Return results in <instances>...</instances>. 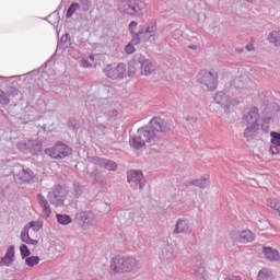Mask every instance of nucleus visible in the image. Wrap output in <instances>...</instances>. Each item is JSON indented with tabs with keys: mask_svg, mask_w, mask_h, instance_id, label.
I'll return each mask as SVG.
<instances>
[{
	"mask_svg": "<svg viewBox=\"0 0 280 280\" xmlns=\"http://www.w3.org/2000/svg\"><path fill=\"white\" fill-rule=\"evenodd\" d=\"M140 266L137 259L128 257H115L110 264V270L115 273L137 272Z\"/></svg>",
	"mask_w": 280,
	"mask_h": 280,
	"instance_id": "1",
	"label": "nucleus"
},
{
	"mask_svg": "<svg viewBox=\"0 0 280 280\" xmlns=\"http://www.w3.org/2000/svg\"><path fill=\"white\" fill-rule=\"evenodd\" d=\"M44 152L47 154V156H50V159L58 161L60 159H67V156H71V154H73V149L63 142L58 141L54 147L45 149Z\"/></svg>",
	"mask_w": 280,
	"mask_h": 280,
	"instance_id": "2",
	"label": "nucleus"
},
{
	"mask_svg": "<svg viewBox=\"0 0 280 280\" xmlns=\"http://www.w3.org/2000/svg\"><path fill=\"white\" fill-rule=\"evenodd\" d=\"M47 199L54 207H62L65 200H67V190L62 186L57 185L48 191Z\"/></svg>",
	"mask_w": 280,
	"mask_h": 280,
	"instance_id": "3",
	"label": "nucleus"
},
{
	"mask_svg": "<svg viewBox=\"0 0 280 280\" xmlns=\"http://www.w3.org/2000/svg\"><path fill=\"white\" fill-rule=\"evenodd\" d=\"M104 73L109 80H124L126 78V66L124 62L117 66L108 65L106 66Z\"/></svg>",
	"mask_w": 280,
	"mask_h": 280,
	"instance_id": "4",
	"label": "nucleus"
},
{
	"mask_svg": "<svg viewBox=\"0 0 280 280\" xmlns=\"http://www.w3.org/2000/svg\"><path fill=\"white\" fill-rule=\"evenodd\" d=\"M119 10L124 14L129 16H137L138 12H141V1L140 0H121L119 4Z\"/></svg>",
	"mask_w": 280,
	"mask_h": 280,
	"instance_id": "5",
	"label": "nucleus"
},
{
	"mask_svg": "<svg viewBox=\"0 0 280 280\" xmlns=\"http://www.w3.org/2000/svg\"><path fill=\"white\" fill-rule=\"evenodd\" d=\"M156 23H151L147 26L144 31H140L138 34L133 35L131 43L132 45H139L141 40H150L152 36L156 35Z\"/></svg>",
	"mask_w": 280,
	"mask_h": 280,
	"instance_id": "6",
	"label": "nucleus"
},
{
	"mask_svg": "<svg viewBox=\"0 0 280 280\" xmlns=\"http://www.w3.org/2000/svg\"><path fill=\"white\" fill-rule=\"evenodd\" d=\"M231 238L240 244H249L250 242H255V234L250 232V230H245L240 233L232 232Z\"/></svg>",
	"mask_w": 280,
	"mask_h": 280,
	"instance_id": "7",
	"label": "nucleus"
},
{
	"mask_svg": "<svg viewBox=\"0 0 280 280\" xmlns=\"http://www.w3.org/2000/svg\"><path fill=\"white\" fill-rule=\"evenodd\" d=\"M152 132H170V125L161 117H154L150 121Z\"/></svg>",
	"mask_w": 280,
	"mask_h": 280,
	"instance_id": "8",
	"label": "nucleus"
},
{
	"mask_svg": "<svg viewBox=\"0 0 280 280\" xmlns=\"http://www.w3.org/2000/svg\"><path fill=\"white\" fill-rule=\"evenodd\" d=\"M139 139L142 140L144 143H151V145H154L156 141H159V137H156V133H154L151 130H148L145 127H141L138 129Z\"/></svg>",
	"mask_w": 280,
	"mask_h": 280,
	"instance_id": "9",
	"label": "nucleus"
},
{
	"mask_svg": "<svg viewBox=\"0 0 280 280\" xmlns=\"http://www.w3.org/2000/svg\"><path fill=\"white\" fill-rule=\"evenodd\" d=\"M21 240L25 244L36 246L38 244V232H34L28 228L27 231L24 230L21 233Z\"/></svg>",
	"mask_w": 280,
	"mask_h": 280,
	"instance_id": "10",
	"label": "nucleus"
},
{
	"mask_svg": "<svg viewBox=\"0 0 280 280\" xmlns=\"http://www.w3.org/2000/svg\"><path fill=\"white\" fill-rule=\"evenodd\" d=\"M140 63V73L141 75H152V73H154V71L156 70V68L154 67V63L151 62L150 59H140L139 60Z\"/></svg>",
	"mask_w": 280,
	"mask_h": 280,
	"instance_id": "11",
	"label": "nucleus"
},
{
	"mask_svg": "<svg viewBox=\"0 0 280 280\" xmlns=\"http://www.w3.org/2000/svg\"><path fill=\"white\" fill-rule=\"evenodd\" d=\"M202 82L209 89V91H215V89H218V74L205 72Z\"/></svg>",
	"mask_w": 280,
	"mask_h": 280,
	"instance_id": "12",
	"label": "nucleus"
},
{
	"mask_svg": "<svg viewBox=\"0 0 280 280\" xmlns=\"http://www.w3.org/2000/svg\"><path fill=\"white\" fill-rule=\"evenodd\" d=\"M37 202L42 209V213L45 218H49L51 215V206L49 205V201H47V198L42 192L37 194Z\"/></svg>",
	"mask_w": 280,
	"mask_h": 280,
	"instance_id": "13",
	"label": "nucleus"
},
{
	"mask_svg": "<svg viewBox=\"0 0 280 280\" xmlns=\"http://www.w3.org/2000/svg\"><path fill=\"white\" fill-rule=\"evenodd\" d=\"M180 233H191V229H189V223L186 220L179 219L175 225L174 234L180 235Z\"/></svg>",
	"mask_w": 280,
	"mask_h": 280,
	"instance_id": "14",
	"label": "nucleus"
},
{
	"mask_svg": "<svg viewBox=\"0 0 280 280\" xmlns=\"http://www.w3.org/2000/svg\"><path fill=\"white\" fill-rule=\"evenodd\" d=\"M143 179V173L139 171H130L127 175L128 183L132 185H139L141 180Z\"/></svg>",
	"mask_w": 280,
	"mask_h": 280,
	"instance_id": "15",
	"label": "nucleus"
},
{
	"mask_svg": "<svg viewBox=\"0 0 280 280\" xmlns=\"http://www.w3.org/2000/svg\"><path fill=\"white\" fill-rule=\"evenodd\" d=\"M262 253L269 261H279L280 259L279 250L273 249L272 247H264Z\"/></svg>",
	"mask_w": 280,
	"mask_h": 280,
	"instance_id": "16",
	"label": "nucleus"
},
{
	"mask_svg": "<svg viewBox=\"0 0 280 280\" xmlns=\"http://www.w3.org/2000/svg\"><path fill=\"white\" fill-rule=\"evenodd\" d=\"M14 261V246L8 248L4 257L0 260V266H11Z\"/></svg>",
	"mask_w": 280,
	"mask_h": 280,
	"instance_id": "17",
	"label": "nucleus"
},
{
	"mask_svg": "<svg viewBox=\"0 0 280 280\" xmlns=\"http://www.w3.org/2000/svg\"><path fill=\"white\" fill-rule=\"evenodd\" d=\"M246 124H257L259 121V109L253 107L249 113L245 116Z\"/></svg>",
	"mask_w": 280,
	"mask_h": 280,
	"instance_id": "18",
	"label": "nucleus"
},
{
	"mask_svg": "<svg viewBox=\"0 0 280 280\" xmlns=\"http://www.w3.org/2000/svg\"><path fill=\"white\" fill-rule=\"evenodd\" d=\"M198 277H209V272H207V267H205V264H200L194 269V279Z\"/></svg>",
	"mask_w": 280,
	"mask_h": 280,
	"instance_id": "19",
	"label": "nucleus"
},
{
	"mask_svg": "<svg viewBox=\"0 0 280 280\" xmlns=\"http://www.w3.org/2000/svg\"><path fill=\"white\" fill-rule=\"evenodd\" d=\"M268 40L275 45V47H280V31H272L269 33Z\"/></svg>",
	"mask_w": 280,
	"mask_h": 280,
	"instance_id": "20",
	"label": "nucleus"
},
{
	"mask_svg": "<svg viewBox=\"0 0 280 280\" xmlns=\"http://www.w3.org/2000/svg\"><path fill=\"white\" fill-rule=\"evenodd\" d=\"M272 271L267 268H262L258 271L257 280H272Z\"/></svg>",
	"mask_w": 280,
	"mask_h": 280,
	"instance_id": "21",
	"label": "nucleus"
},
{
	"mask_svg": "<svg viewBox=\"0 0 280 280\" xmlns=\"http://www.w3.org/2000/svg\"><path fill=\"white\" fill-rule=\"evenodd\" d=\"M20 176L24 183H28V180H32V178H34V172L31 168H23L20 173Z\"/></svg>",
	"mask_w": 280,
	"mask_h": 280,
	"instance_id": "22",
	"label": "nucleus"
},
{
	"mask_svg": "<svg viewBox=\"0 0 280 280\" xmlns=\"http://www.w3.org/2000/svg\"><path fill=\"white\" fill-rule=\"evenodd\" d=\"M102 167L108 170L109 172H115L117 170V163L113 160H103L101 162Z\"/></svg>",
	"mask_w": 280,
	"mask_h": 280,
	"instance_id": "23",
	"label": "nucleus"
},
{
	"mask_svg": "<svg viewBox=\"0 0 280 280\" xmlns=\"http://www.w3.org/2000/svg\"><path fill=\"white\" fill-rule=\"evenodd\" d=\"M208 183H209V177H207V178L201 177L199 179L189 182V185H194L195 187H200V189H205V187H207Z\"/></svg>",
	"mask_w": 280,
	"mask_h": 280,
	"instance_id": "24",
	"label": "nucleus"
},
{
	"mask_svg": "<svg viewBox=\"0 0 280 280\" xmlns=\"http://www.w3.org/2000/svg\"><path fill=\"white\" fill-rule=\"evenodd\" d=\"M245 131H244V137L248 139V137H253L257 130H259V125L258 124H249Z\"/></svg>",
	"mask_w": 280,
	"mask_h": 280,
	"instance_id": "25",
	"label": "nucleus"
},
{
	"mask_svg": "<svg viewBox=\"0 0 280 280\" xmlns=\"http://www.w3.org/2000/svg\"><path fill=\"white\" fill-rule=\"evenodd\" d=\"M130 143L132 145V148H135L136 150H141V148H143L144 142L142 139H139V133L137 132V136H135L131 140Z\"/></svg>",
	"mask_w": 280,
	"mask_h": 280,
	"instance_id": "26",
	"label": "nucleus"
},
{
	"mask_svg": "<svg viewBox=\"0 0 280 280\" xmlns=\"http://www.w3.org/2000/svg\"><path fill=\"white\" fill-rule=\"evenodd\" d=\"M25 264L28 268H34V266H38V264H40V257L30 256L25 259Z\"/></svg>",
	"mask_w": 280,
	"mask_h": 280,
	"instance_id": "27",
	"label": "nucleus"
},
{
	"mask_svg": "<svg viewBox=\"0 0 280 280\" xmlns=\"http://www.w3.org/2000/svg\"><path fill=\"white\" fill-rule=\"evenodd\" d=\"M57 222L66 226L67 224H71V217L69 214H57Z\"/></svg>",
	"mask_w": 280,
	"mask_h": 280,
	"instance_id": "28",
	"label": "nucleus"
},
{
	"mask_svg": "<svg viewBox=\"0 0 280 280\" xmlns=\"http://www.w3.org/2000/svg\"><path fill=\"white\" fill-rule=\"evenodd\" d=\"M77 10H80V4L77 3V2H73V3L69 7V9H68V11H67V13H66L67 19H71V18L73 16V14H75V11H77Z\"/></svg>",
	"mask_w": 280,
	"mask_h": 280,
	"instance_id": "29",
	"label": "nucleus"
},
{
	"mask_svg": "<svg viewBox=\"0 0 280 280\" xmlns=\"http://www.w3.org/2000/svg\"><path fill=\"white\" fill-rule=\"evenodd\" d=\"M270 137H271V144L275 145L276 148H280V133L277 131H271Z\"/></svg>",
	"mask_w": 280,
	"mask_h": 280,
	"instance_id": "30",
	"label": "nucleus"
},
{
	"mask_svg": "<svg viewBox=\"0 0 280 280\" xmlns=\"http://www.w3.org/2000/svg\"><path fill=\"white\" fill-rule=\"evenodd\" d=\"M28 229L33 231V233H38L40 229H43V223H40L39 221H31Z\"/></svg>",
	"mask_w": 280,
	"mask_h": 280,
	"instance_id": "31",
	"label": "nucleus"
},
{
	"mask_svg": "<svg viewBox=\"0 0 280 280\" xmlns=\"http://www.w3.org/2000/svg\"><path fill=\"white\" fill-rule=\"evenodd\" d=\"M136 74H137V63L130 62L128 67V77L135 78Z\"/></svg>",
	"mask_w": 280,
	"mask_h": 280,
	"instance_id": "32",
	"label": "nucleus"
},
{
	"mask_svg": "<svg viewBox=\"0 0 280 280\" xmlns=\"http://www.w3.org/2000/svg\"><path fill=\"white\" fill-rule=\"evenodd\" d=\"M20 253H21V256L23 259H25V257H30V255H32V252H30V248L27 247V245H21Z\"/></svg>",
	"mask_w": 280,
	"mask_h": 280,
	"instance_id": "33",
	"label": "nucleus"
},
{
	"mask_svg": "<svg viewBox=\"0 0 280 280\" xmlns=\"http://www.w3.org/2000/svg\"><path fill=\"white\" fill-rule=\"evenodd\" d=\"M0 104H3V105L10 104V98H8V94H5L3 90H0Z\"/></svg>",
	"mask_w": 280,
	"mask_h": 280,
	"instance_id": "34",
	"label": "nucleus"
},
{
	"mask_svg": "<svg viewBox=\"0 0 280 280\" xmlns=\"http://www.w3.org/2000/svg\"><path fill=\"white\" fill-rule=\"evenodd\" d=\"M125 51H126V54H135V51H137V49H135V46L132 44H128L125 47Z\"/></svg>",
	"mask_w": 280,
	"mask_h": 280,
	"instance_id": "35",
	"label": "nucleus"
},
{
	"mask_svg": "<svg viewBox=\"0 0 280 280\" xmlns=\"http://www.w3.org/2000/svg\"><path fill=\"white\" fill-rule=\"evenodd\" d=\"M222 97H224V93L219 92L215 96L214 100L217 102V104H222Z\"/></svg>",
	"mask_w": 280,
	"mask_h": 280,
	"instance_id": "36",
	"label": "nucleus"
},
{
	"mask_svg": "<svg viewBox=\"0 0 280 280\" xmlns=\"http://www.w3.org/2000/svg\"><path fill=\"white\" fill-rule=\"evenodd\" d=\"M137 25H138L137 22H135V21L130 22L129 31L131 32V34H135V30H137Z\"/></svg>",
	"mask_w": 280,
	"mask_h": 280,
	"instance_id": "37",
	"label": "nucleus"
},
{
	"mask_svg": "<svg viewBox=\"0 0 280 280\" xmlns=\"http://www.w3.org/2000/svg\"><path fill=\"white\" fill-rule=\"evenodd\" d=\"M269 152H270V154H272V155L279 154V151L277 150V147H270V148H269Z\"/></svg>",
	"mask_w": 280,
	"mask_h": 280,
	"instance_id": "38",
	"label": "nucleus"
},
{
	"mask_svg": "<svg viewBox=\"0 0 280 280\" xmlns=\"http://www.w3.org/2000/svg\"><path fill=\"white\" fill-rule=\"evenodd\" d=\"M225 280H242V278L237 277V276H232L226 278Z\"/></svg>",
	"mask_w": 280,
	"mask_h": 280,
	"instance_id": "39",
	"label": "nucleus"
},
{
	"mask_svg": "<svg viewBox=\"0 0 280 280\" xmlns=\"http://www.w3.org/2000/svg\"><path fill=\"white\" fill-rule=\"evenodd\" d=\"M209 279V276H200L198 278H195V280H207Z\"/></svg>",
	"mask_w": 280,
	"mask_h": 280,
	"instance_id": "40",
	"label": "nucleus"
},
{
	"mask_svg": "<svg viewBox=\"0 0 280 280\" xmlns=\"http://www.w3.org/2000/svg\"><path fill=\"white\" fill-rule=\"evenodd\" d=\"M246 49H247V51H253L255 49V47L253 46V44H250V45L246 46Z\"/></svg>",
	"mask_w": 280,
	"mask_h": 280,
	"instance_id": "41",
	"label": "nucleus"
},
{
	"mask_svg": "<svg viewBox=\"0 0 280 280\" xmlns=\"http://www.w3.org/2000/svg\"><path fill=\"white\" fill-rule=\"evenodd\" d=\"M189 49H198L197 46H189Z\"/></svg>",
	"mask_w": 280,
	"mask_h": 280,
	"instance_id": "42",
	"label": "nucleus"
}]
</instances>
